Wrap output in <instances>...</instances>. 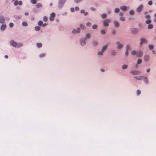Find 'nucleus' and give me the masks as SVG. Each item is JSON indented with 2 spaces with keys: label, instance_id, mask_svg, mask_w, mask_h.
<instances>
[{
  "label": "nucleus",
  "instance_id": "obj_44",
  "mask_svg": "<svg viewBox=\"0 0 156 156\" xmlns=\"http://www.w3.org/2000/svg\"><path fill=\"white\" fill-rule=\"evenodd\" d=\"M23 45V44L22 43H19L18 44H17V47H22Z\"/></svg>",
  "mask_w": 156,
  "mask_h": 156
},
{
  "label": "nucleus",
  "instance_id": "obj_52",
  "mask_svg": "<svg viewBox=\"0 0 156 156\" xmlns=\"http://www.w3.org/2000/svg\"><path fill=\"white\" fill-rule=\"evenodd\" d=\"M23 4V2L21 1H20L18 2V4L19 5H21Z\"/></svg>",
  "mask_w": 156,
  "mask_h": 156
},
{
  "label": "nucleus",
  "instance_id": "obj_59",
  "mask_svg": "<svg viewBox=\"0 0 156 156\" xmlns=\"http://www.w3.org/2000/svg\"><path fill=\"white\" fill-rule=\"evenodd\" d=\"M101 71L102 72H104L105 71V70L103 69H101Z\"/></svg>",
  "mask_w": 156,
  "mask_h": 156
},
{
  "label": "nucleus",
  "instance_id": "obj_1",
  "mask_svg": "<svg viewBox=\"0 0 156 156\" xmlns=\"http://www.w3.org/2000/svg\"><path fill=\"white\" fill-rule=\"evenodd\" d=\"M111 21L110 19H106L103 22V24L104 26L108 27V23Z\"/></svg>",
  "mask_w": 156,
  "mask_h": 156
},
{
  "label": "nucleus",
  "instance_id": "obj_10",
  "mask_svg": "<svg viewBox=\"0 0 156 156\" xmlns=\"http://www.w3.org/2000/svg\"><path fill=\"white\" fill-rule=\"evenodd\" d=\"M144 76H139L137 77H135L134 78L137 80H142L144 78Z\"/></svg>",
  "mask_w": 156,
  "mask_h": 156
},
{
  "label": "nucleus",
  "instance_id": "obj_42",
  "mask_svg": "<svg viewBox=\"0 0 156 156\" xmlns=\"http://www.w3.org/2000/svg\"><path fill=\"white\" fill-rule=\"evenodd\" d=\"M111 53L112 55H116V53L115 51H112Z\"/></svg>",
  "mask_w": 156,
  "mask_h": 156
},
{
  "label": "nucleus",
  "instance_id": "obj_29",
  "mask_svg": "<svg viewBox=\"0 0 156 156\" xmlns=\"http://www.w3.org/2000/svg\"><path fill=\"white\" fill-rule=\"evenodd\" d=\"M31 3L33 4H35L37 3V1L36 0H30Z\"/></svg>",
  "mask_w": 156,
  "mask_h": 156
},
{
  "label": "nucleus",
  "instance_id": "obj_61",
  "mask_svg": "<svg viewBox=\"0 0 156 156\" xmlns=\"http://www.w3.org/2000/svg\"><path fill=\"white\" fill-rule=\"evenodd\" d=\"M88 14V13L87 12H85V13H84V15L85 16H86L87 15V14Z\"/></svg>",
  "mask_w": 156,
  "mask_h": 156
},
{
  "label": "nucleus",
  "instance_id": "obj_17",
  "mask_svg": "<svg viewBox=\"0 0 156 156\" xmlns=\"http://www.w3.org/2000/svg\"><path fill=\"white\" fill-rule=\"evenodd\" d=\"M114 25L116 27H118L119 26V23L118 22L116 21H114Z\"/></svg>",
  "mask_w": 156,
  "mask_h": 156
},
{
  "label": "nucleus",
  "instance_id": "obj_21",
  "mask_svg": "<svg viewBox=\"0 0 156 156\" xmlns=\"http://www.w3.org/2000/svg\"><path fill=\"white\" fill-rule=\"evenodd\" d=\"M34 29L35 30L38 31L40 30L41 27L39 26H36L35 27Z\"/></svg>",
  "mask_w": 156,
  "mask_h": 156
},
{
  "label": "nucleus",
  "instance_id": "obj_23",
  "mask_svg": "<svg viewBox=\"0 0 156 156\" xmlns=\"http://www.w3.org/2000/svg\"><path fill=\"white\" fill-rule=\"evenodd\" d=\"M37 46L38 48H41L42 46V44L41 43H38L37 44Z\"/></svg>",
  "mask_w": 156,
  "mask_h": 156
},
{
  "label": "nucleus",
  "instance_id": "obj_56",
  "mask_svg": "<svg viewBox=\"0 0 156 156\" xmlns=\"http://www.w3.org/2000/svg\"><path fill=\"white\" fill-rule=\"evenodd\" d=\"M129 53L128 52V51H126L125 52V54L127 56L128 55Z\"/></svg>",
  "mask_w": 156,
  "mask_h": 156
},
{
  "label": "nucleus",
  "instance_id": "obj_54",
  "mask_svg": "<svg viewBox=\"0 0 156 156\" xmlns=\"http://www.w3.org/2000/svg\"><path fill=\"white\" fill-rule=\"evenodd\" d=\"M119 15L120 16H122L123 15L124 13L123 12H121L119 13Z\"/></svg>",
  "mask_w": 156,
  "mask_h": 156
},
{
  "label": "nucleus",
  "instance_id": "obj_34",
  "mask_svg": "<svg viewBox=\"0 0 156 156\" xmlns=\"http://www.w3.org/2000/svg\"><path fill=\"white\" fill-rule=\"evenodd\" d=\"M142 62V60L141 59H139L137 61V63L138 64H140Z\"/></svg>",
  "mask_w": 156,
  "mask_h": 156
},
{
  "label": "nucleus",
  "instance_id": "obj_12",
  "mask_svg": "<svg viewBox=\"0 0 156 156\" xmlns=\"http://www.w3.org/2000/svg\"><path fill=\"white\" fill-rule=\"evenodd\" d=\"M137 29L135 28H132L131 30V32L133 34H135L137 33Z\"/></svg>",
  "mask_w": 156,
  "mask_h": 156
},
{
  "label": "nucleus",
  "instance_id": "obj_36",
  "mask_svg": "<svg viewBox=\"0 0 156 156\" xmlns=\"http://www.w3.org/2000/svg\"><path fill=\"white\" fill-rule=\"evenodd\" d=\"M115 12L116 13H118L119 12V8H116L115 9Z\"/></svg>",
  "mask_w": 156,
  "mask_h": 156
},
{
  "label": "nucleus",
  "instance_id": "obj_13",
  "mask_svg": "<svg viewBox=\"0 0 156 156\" xmlns=\"http://www.w3.org/2000/svg\"><path fill=\"white\" fill-rule=\"evenodd\" d=\"M6 28V25L5 24L2 25L1 27V30H2L3 31L5 30Z\"/></svg>",
  "mask_w": 156,
  "mask_h": 156
},
{
  "label": "nucleus",
  "instance_id": "obj_25",
  "mask_svg": "<svg viewBox=\"0 0 156 156\" xmlns=\"http://www.w3.org/2000/svg\"><path fill=\"white\" fill-rule=\"evenodd\" d=\"M22 25L24 26H27L28 25L27 23L26 22H23L22 23Z\"/></svg>",
  "mask_w": 156,
  "mask_h": 156
},
{
  "label": "nucleus",
  "instance_id": "obj_48",
  "mask_svg": "<svg viewBox=\"0 0 156 156\" xmlns=\"http://www.w3.org/2000/svg\"><path fill=\"white\" fill-rule=\"evenodd\" d=\"M45 55V54H42L40 55V58H42L43 57H44Z\"/></svg>",
  "mask_w": 156,
  "mask_h": 156
},
{
  "label": "nucleus",
  "instance_id": "obj_32",
  "mask_svg": "<svg viewBox=\"0 0 156 156\" xmlns=\"http://www.w3.org/2000/svg\"><path fill=\"white\" fill-rule=\"evenodd\" d=\"M151 20L150 19H149V20H146V23L147 24H150L151 23Z\"/></svg>",
  "mask_w": 156,
  "mask_h": 156
},
{
  "label": "nucleus",
  "instance_id": "obj_55",
  "mask_svg": "<svg viewBox=\"0 0 156 156\" xmlns=\"http://www.w3.org/2000/svg\"><path fill=\"white\" fill-rule=\"evenodd\" d=\"M150 16L149 15H147L145 16V17L146 18L148 19L149 18Z\"/></svg>",
  "mask_w": 156,
  "mask_h": 156
},
{
  "label": "nucleus",
  "instance_id": "obj_20",
  "mask_svg": "<svg viewBox=\"0 0 156 156\" xmlns=\"http://www.w3.org/2000/svg\"><path fill=\"white\" fill-rule=\"evenodd\" d=\"M101 17L103 19H105L107 17V15L106 14L103 13L101 15Z\"/></svg>",
  "mask_w": 156,
  "mask_h": 156
},
{
  "label": "nucleus",
  "instance_id": "obj_3",
  "mask_svg": "<svg viewBox=\"0 0 156 156\" xmlns=\"http://www.w3.org/2000/svg\"><path fill=\"white\" fill-rule=\"evenodd\" d=\"M55 16V14L54 12H52L50 14V16L49 17V20L51 21H53L54 20V18Z\"/></svg>",
  "mask_w": 156,
  "mask_h": 156
},
{
  "label": "nucleus",
  "instance_id": "obj_22",
  "mask_svg": "<svg viewBox=\"0 0 156 156\" xmlns=\"http://www.w3.org/2000/svg\"><path fill=\"white\" fill-rule=\"evenodd\" d=\"M90 35L89 34H87L86 35L85 37V39H87L88 38H89L90 37Z\"/></svg>",
  "mask_w": 156,
  "mask_h": 156
},
{
  "label": "nucleus",
  "instance_id": "obj_50",
  "mask_svg": "<svg viewBox=\"0 0 156 156\" xmlns=\"http://www.w3.org/2000/svg\"><path fill=\"white\" fill-rule=\"evenodd\" d=\"M91 25V23L90 22H88L87 24V26L88 27L90 26Z\"/></svg>",
  "mask_w": 156,
  "mask_h": 156
},
{
  "label": "nucleus",
  "instance_id": "obj_37",
  "mask_svg": "<svg viewBox=\"0 0 156 156\" xmlns=\"http://www.w3.org/2000/svg\"><path fill=\"white\" fill-rule=\"evenodd\" d=\"M66 1V0H59V3H64Z\"/></svg>",
  "mask_w": 156,
  "mask_h": 156
},
{
  "label": "nucleus",
  "instance_id": "obj_5",
  "mask_svg": "<svg viewBox=\"0 0 156 156\" xmlns=\"http://www.w3.org/2000/svg\"><path fill=\"white\" fill-rule=\"evenodd\" d=\"M10 44L14 47H16L17 46V43L13 41H12L10 42Z\"/></svg>",
  "mask_w": 156,
  "mask_h": 156
},
{
  "label": "nucleus",
  "instance_id": "obj_33",
  "mask_svg": "<svg viewBox=\"0 0 156 156\" xmlns=\"http://www.w3.org/2000/svg\"><path fill=\"white\" fill-rule=\"evenodd\" d=\"M150 50H152L153 48V46L152 45L150 44L148 46Z\"/></svg>",
  "mask_w": 156,
  "mask_h": 156
},
{
  "label": "nucleus",
  "instance_id": "obj_62",
  "mask_svg": "<svg viewBox=\"0 0 156 156\" xmlns=\"http://www.w3.org/2000/svg\"><path fill=\"white\" fill-rule=\"evenodd\" d=\"M150 69H147V73H148L150 72Z\"/></svg>",
  "mask_w": 156,
  "mask_h": 156
},
{
  "label": "nucleus",
  "instance_id": "obj_39",
  "mask_svg": "<svg viewBox=\"0 0 156 156\" xmlns=\"http://www.w3.org/2000/svg\"><path fill=\"white\" fill-rule=\"evenodd\" d=\"M101 32L102 34H105L106 33L105 31L104 30H101Z\"/></svg>",
  "mask_w": 156,
  "mask_h": 156
},
{
  "label": "nucleus",
  "instance_id": "obj_9",
  "mask_svg": "<svg viewBox=\"0 0 156 156\" xmlns=\"http://www.w3.org/2000/svg\"><path fill=\"white\" fill-rule=\"evenodd\" d=\"M143 7V5H140L138 8L137 9V11L138 12H140L142 10V8Z\"/></svg>",
  "mask_w": 156,
  "mask_h": 156
},
{
  "label": "nucleus",
  "instance_id": "obj_58",
  "mask_svg": "<svg viewBox=\"0 0 156 156\" xmlns=\"http://www.w3.org/2000/svg\"><path fill=\"white\" fill-rule=\"evenodd\" d=\"M84 12V11L83 10H82L80 11V12L81 13H83Z\"/></svg>",
  "mask_w": 156,
  "mask_h": 156
},
{
  "label": "nucleus",
  "instance_id": "obj_27",
  "mask_svg": "<svg viewBox=\"0 0 156 156\" xmlns=\"http://www.w3.org/2000/svg\"><path fill=\"white\" fill-rule=\"evenodd\" d=\"M127 67H128V66L127 65H122V69H126V68H127Z\"/></svg>",
  "mask_w": 156,
  "mask_h": 156
},
{
  "label": "nucleus",
  "instance_id": "obj_30",
  "mask_svg": "<svg viewBox=\"0 0 156 156\" xmlns=\"http://www.w3.org/2000/svg\"><path fill=\"white\" fill-rule=\"evenodd\" d=\"M131 53L132 55H134L137 53V52L136 51L133 50L132 51Z\"/></svg>",
  "mask_w": 156,
  "mask_h": 156
},
{
  "label": "nucleus",
  "instance_id": "obj_47",
  "mask_svg": "<svg viewBox=\"0 0 156 156\" xmlns=\"http://www.w3.org/2000/svg\"><path fill=\"white\" fill-rule=\"evenodd\" d=\"M13 25H14L12 23H10L9 24V26L10 27H13Z\"/></svg>",
  "mask_w": 156,
  "mask_h": 156
},
{
  "label": "nucleus",
  "instance_id": "obj_26",
  "mask_svg": "<svg viewBox=\"0 0 156 156\" xmlns=\"http://www.w3.org/2000/svg\"><path fill=\"white\" fill-rule=\"evenodd\" d=\"M78 32V30H77L74 29L73 30L72 33L73 34H76Z\"/></svg>",
  "mask_w": 156,
  "mask_h": 156
},
{
  "label": "nucleus",
  "instance_id": "obj_35",
  "mask_svg": "<svg viewBox=\"0 0 156 156\" xmlns=\"http://www.w3.org/2000/svg\"><path fill=\"white\" fill-rule=\"evenodd\" d=\"M126 51H128L130 50V46L129 45H127L126 46Z\"/></svg>",
  "mask_w": 156,
  "mask_h": 156
},
{
  "label": "nucleus",
  "instance_id": "obj_38",
  "mask_svg": "<svg viewBox=\"0 0 156 156\" xmlns=\"http://www.w3.org/2000/svg\"><path fill=\"white\" fill-rule=\"evenodd\" d=\"M80 27L82 29H84L85 28V26L83 25H80Z\"/></svg>",
  "mask_w": 156,
  "mask_h": 156
},
{
  "label": "nucleus",
  "instance_id": "obj_8",
  "mask_svg": "<svg viewBox=\"0 0 156 156\" xmlns=\"http://www.w3.org/2000/svg\"><path fill=\"white\" fill-rule=\"evenodd\" d=\"M5 22V19L4 17L2 16L0 17V23L2 24L4 23Z\"/></svg>",
  "mask_w": 156,
  "mask_h": 156
},
{
  "label": "nucleus",
  "instance_id": "obj_64",
  "mask_svg": "<svg viewBox=\"0 0 156 156\" xmlns=\"http://www.w3.org/2000/svg\"><path fill=\"white\" fill-rule=\"evenodd\" d=\"M5 57L6 58H8V56L7 55H5Z\"/></svg>",
  "mask_w": 156,
  "mask_h": 156
},
{
  "label": "nucleus",
  "instance_id": "obj_49",
  "mask_svg": "<svg viewBox=\"0 0 156 156\" xmlns=\"http://www.w3.org/2000/svg\"><path fill=\"white\" fill-rule=\"evenodd\" d=\"M18 4V1L17 0H16L15 1L14 4L15 5H16Z\"/></svg>",
  "mask_w": 156,
  "mask_h": 156
},
{
  "label": "nucleus",
  "instance_id": "obj_57",
  "mask_svg": "<svg viewBox=\"0 0 156 156\" xmlns=\"http://www.w3.org/2000/svg\"><path fill=\"white\" fill-rule=\"evenodd\" d=\"M25 14L26 16H27L29 14V13L28 12H26L25 13Z\"/></svg>",
  "mask_w": 156,
  "mask_h": 156
},
{
  "label": "nucleus",
  "instance_id": "obj_24",
  "mask_svg": "<svg viewBox=\"0 0 156 156\" xmlns=\"http://www.w3.org/2000/svg\"><path fill=\"white\" fill-rule=\"evenodd\" d=\"M48 20V19L47 16H44V17L43 18V20L44 22H47Z\"/></svg>",
  "mask_w": 156,
  "mask_h": 156
},
{
  "label": "nucleus",
  "instance_id": "obj_51",
  "mask_svg": "<svg viewBox=\"0 0 156 156\" xmlns=\"http://www.w3.org/2000/svg\"><path fill=\"white\" fill-rule=\"evenodd\" d=\"M152 2L151 1H150L148 2V4L150 5H152Z\"/></svg>",
  "mask_w": 156,
  "mask_h": 156
},
{
  "label": "nucleus",
  "instance_id": "obj_40",
  "mask_svg": "<svg viewBox=\"0 0 156 156\" xmlns=\"http://www.w3.org/2000/svg\"><path fill=\"white\" fill-rule=\"evenodd\" d=\"M134 11L133 10H130L129 12V14L131 15H133L134 14Z\"/></svg>",
  "mask_w": 156,
  "mask_h": 156
},
{
  "label": "nucleus",
  "instance_id": "obj_19",
  "mask_svg": "<svg viewBox=\"0 0 156 156\" xmlns=\"http://www.w3.org/2000/svg\"><path fill=\"white\" fill-rule=\"evenodd\" d=\"M36 6L37 8L42 7V5L41 3H38L36 5Z\"/></svg>",
  "mask_w": 156,
  "mask_h": 156
},
{
  "label": "nucleus",
  "instance_id": "obj_2",
  "mask_svg": "<svg viewBox=\"0 0 156 156\" xmlns=\"http://www.w3.org/2000/svg\"><path fill=\"white\" fill-rule=\"evenodd\" d=\"M141 73V72L138 70H133L130 72L131 73L134 75L139 74Z\"/></svg>",
  "mask_w": 156,
  "mask_h": 156
},
{
  "label": "nucleus",
  "instance_id": "obj_41",
  "mask_svg": "<svg viewBox=\"0 0 156 156\" xmlns=\"http://www.w3.org/2000/svg\"><path fill=\"white\" fill-rule=\"evenodd\" d=\"M98 27V26L97 25H94L92 26V28L93 29H96Z\"/></svg>",
  "mask_w": 156,
  "mask_h": 156
},
{
  "label": "nucleus",
  "instance_id": "obj_60",
  "mask_svg": "<svg viewBox=\"0 0 156 156\" xmlns=\"http://www.w3.org/2000/svg\"><path fill=\"white\" fill-rule=\"evenodd\" d=\"M47 25V24L45 23H44V24H42V26L43 27H45L46 25Z\"/></svg>",
  "mask_w": 156,
  "mask_h": 156
},
{
  "label": "nucleus",
  "instance_id": "obj_7",
  "mask_svg": "<svg viewBox=\"0 0 156 156\" xmlns=\"http://www.w3.org/2000/svg\"><path fill=\"white\" fill-rule=\"evenodd\" d=\"M143 52L140 51H138L137 52L136 56L138 57H141L143 56Z\"/></svg>",
  "mask_w": 156,
  "mask_h": 156
},
{
  "label": "nucleus",
  "instance_id": "obj_46",
  "mask_svg": "<svg viewBox=\"0 0 156 156\" xmlns=\"http://www.w3.org/2000/svg\"><path fill=\"white\" fill-rule=\"evenodd\" d=\"M120 20L121 21H123L125 20V18L124 17H121Z\"/></svg>",
  "mask_w": 156,
  "mask_h": 156
},
{
  "label": "nucleus",
  "instance_id": "obj_53",
  "mask_svg": "<svg viewBox=\"0 0 156 156\" xmlns=\"http://www.w3.org/2000/svg\"><path fill=\"white\" fill-rule=\"evenodd\" d=\"M70 10L72 12H74V8H72L70 9Z\"/></svg>",
  "mask_w": 156,
  "mask_h": 156
},
{
  "label": "nucleus",
  "instance_id": "obj_45",
  "mask_svg": "<svg viewBox=\"0 0 156 156\" xmlns=\"http://www.w3.org/2000/svg\"><path fill=\"white\" fill-rule=\"evenodd\" d=\"M103 52L102 51H100V52H98V55H103Z\"/></svg>",
  "mask_w": 156,
  "mask_h": 156
},
{
  "label": "nucleus",
  "instance_id": "obj_18",
  "mask_svg": "<svg viewBox=\"0 0 156 156\" xmlns=\"http://www.w3.org/2000/svg\"><path fill=\"white\" fill-rule=\"evenodd\" d=\"M143 79L144 80V82L146 84H147L148 83V79L147 77L144 76V78Z\"/></svg>",
  "mask_w": 156,
  "mask_h": 156
},
{
  "label": "nucleus",
  "instance_id": "obj_4",
  "mask_svg": "<svg viewBox=\"0 0 156 156\" xmlns=\"http://www.w3.org/2000/svg\"><path fill=\"white\" fill-rule=\"evenodd\" d=\"M116 44L118 45L117 47V48L118 49L122 48L123 46V44H121V43L119 41L117 42L116 43Z\"/></svg>",
  "mask_w": 156,
  "mask_h": 156
},
{
  "label": "nucleus",
  "instance_id": "obj_63",
  "mask_svg": "<svg viewBox=\"0 0 156 156\" xmlns=\"http://www.w3.org/2000/svg\"><path fill=\"white\" fill-rule=\"evenodd\" d=\"M97 44V43L96 42H94V45H96Z\"/></svg>",
  "mask_w": 156,
  "mask_h": 156
},
{
  "label": "nucleus",
  "instance_id": "obj_28",
  "mask_svg": "<svg viewBox=\"0 0 156 156\" xmlns=\"http://www.w3.org/2000/svg\"><path fill=\"white\" fill-rule=\"evenodd\" d=\"M153 26L151 24H149L148 26V28L149 29H151L153 28Z\"/></svg>",
  "mask_w": 156,
  "mask_h": 156
},
{
  "label": "nucleus",
  "instance_id": "obj_31",
  "mask_svg": "<svg viewBox=\"0 0 156 156\" xmlns=\"http://www.w3.org/2000/svg\"><path fill=\"white\" fill-rule=\"evenodd\" d=\"M43 23V22L42 21H39L38 22V25L40 26H41L42 25Z\"/></svg>",
  "mask_w": 156,
  "mask_h": 156
},
{
  "label": "nucleus",
  "instance_id": "obj_6",
  "mask_svg": "<svg viewBox=\"0 0 156 156\" xmlns=\"http://www.w3.org/2000/svg\"><path fill=\"white\" fill-rule=\"evenodd\" d=\"M141 42L140 43V45H141L143 44V43H146L147 42V41L145 39L142 38L140 39Z\"/></svg>",
  "mask_w": 156,
  "mask_h": 156
},
{
  "label": "nucleus",
  "instance_id": "obj_14",
  "mask_svg": "<svg viewBox=\"0 0 156 156\" xmlns=\"http://www.w3.org/2000/svg\"><path fill=\"white\" fill-rule=\"evenodd\" d=\"M144 60L145 61H147L149 59V56L147 55H145L144 57Z\"/></svg>",
  "mask_w": 156,
  "mask_h": 156
},
{
  "label": "nucleus",
  "instance_id": "obj_16",
  "mask_svg": "<svg viewBox=\"0 0 156 156\" xmlns=\"http://www.w3.org/2000/svg\"><path fill=\"white\" fill-rule=\"evenodd\" d=\"M108 44H107L106 45L104 46L103 47L102 49V51L103 52H104V51L108 47Z\"/></svg>",
  "mask_w": 156,
  "mask_h": 156
},
{
  "label": "nucleus",
  "instance_id": "obj_43",
  "mask_svg": "<svg viewBox=\"0 0 156 156\" xmlns=\"http://www.w3.org/2000/svg\"><path fill=\"white\" fill-rule=\"evenodd\" d=\"M141 93V91L139 90H137V95H139Z\"/></svg>",
  "mask_w": 156,
  "mask_h": 156
},
{
  "label": "nucleus",
  "instance_id": "obj_15",
  "mask_svg": "<svg viewBox=\"0 0 156 156\" xmlns=\"http://www.w3.org/2000/svg\"><path fill=\"white\" fill-rule=\"evenodd\" d=\"M80 43L82 45H84L86 43L85 40L84 39L81 40H80Z\"/></svg>",
  "mask_w": 156,
  "mask_h": 156
},
{
  "label": "nucleus",
  "instance_id": "obj_11",
  "mask_svg": "<svg viewBox=\"0 0 156 156\" xmlns=\"http://www.w3.org/2000/svg\"><path fill=\"white\" fill-rule=\"evenodd\" d=\"M128 8H129V7H128ZM127 7L125 6H121L120 7V9L124 11H126L127 9H128L129 8L127 9Z\"/></svg>",
  "mask_w": 156,
  "mask_h": 156
}]
</instances>
